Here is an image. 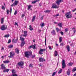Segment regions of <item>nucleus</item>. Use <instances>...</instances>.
Segmentation results:
<instances>
[{
  "label": "nucleus",
  "instance_id": "5fc2aeb1",
  "mask_svg": "<svg viewBox=\"0 0 76 76\" xmlns=\"http://www.w3.org/2000/svg\"><path fill=\"white\" fill-rule=\"evenodd\" d=\"M61 35H63L64 33H63V32L62 31L61 32Z\"/></svg>",
  "mask_w": 76,
  "mask_h": 76
},
{
  "label": "nucleus",
  "instance_id": "423d86ee",
  "mask_svg": "<svg viewBox=\"0 0 76 76\" xmlns=\"http://www.w3.org/2000/svg\"><path fill=\"white\" fill-rule=\"evenodd\" d=\"M66 67V63L64 60H63L62 61V69H64Z\"/></svg>",
  "mask_w": 76,
  "mask_h": 76
},
{
  "label": "nucleus",
  "instance_id": "e2e57ef3",
  "mask_svg": "<svg viewBox=\"0 0 76 76\" xmlns=\"http://www.w3.org/2000/svg\"><path fill=\"white\" fill-rule=\"evenodd\" d=\"M25 16V15H22V18H23V17L24 16Z\"/></svg>",
  "mask_w": 76,
  "mask_h": 76
},
{
  "label": "nucleus",
  "instance_id": "9d476101",
  "mask_svg": "<svg viewBox=\"0 0 76 76\" xmlns=\"http://www.w3.org/2000/svg\"><path fill=\"white\" fill-rule=\"evenodd\" d=\"M63 0H58L56 2V3L58 5H60V3H61V2H63Z\"/></svg>",
  "mask_w": 76,
  "mask_h": 76
},
{
  "label": "nucleus",
  "instance_id": "49530a36",
  "mask_svg": "<svg viewBox=\"0 0 76 76\" xmlns=\"http://www.w3.org/2000/svg\"><path fill=\"white\" fill-rule=\"evenodd\" d=\"M1 8L2 9H3V10H4L5 9V8L4 7V6H2L1 7Z\"/></svg>",
  "mask_w": 76,
  "mask_h": 76
},
{
  "label": "nucleus",
  "instance_id": "bf43d9fd",
  "mask_svg": "<svg viewBox=\"0 0 76 76\" xmlns=\"http://www.w3.org/2000/svg\"><path fill=\"white\" fill-rule=\"evenodd\" d=\"M47 39V38L46 37H45V45H46V40Z\"/></svg>",
  "mask_w": 76,
  "mask_h": 76
},
{
  "label": "nucleus",
  "instance_id": "79ce46f5",
  "mask_svg": "<svg viewBox=\"0 0 76 76\" xmlns=\"http://www.w3.org/2000/svg\"><path fill=\"white\" fill-rule=\"evenodd\" d=\"M37 1H33L32 2V4H34V3H36V2H37Z\"/></svg>",
  "mask_w": 76,
  "mask_h": 76
},
{
  "label": "nucleus",
  "instance_id": "3c124183",
  "mask_svg": "<svg viewBox=\"0 0 76 76\" xmlns=\"http://www.w3.org/2000/svg\"><path fill=\"white\" fill-rule=\"evenodd\" d=\"M49 48L50 49V50H52V48L51 47V46H48Z\"/></svg>",
  "mask_w": 76,
  "mask_h": 76
},
{
  "label": "nucleus",
  "instance_id": "680f3d73",
  "mask_svg": "<svg viewBox=\"0 0 76 76\" xmlns=\"http://www.w3.org/2000/svg\"><path fill=\"white\" fill-rule=\"evenodd\" d=\"M74 34H75V32H76V30H75L73 31Z\"/></svg>",
  "mask_w": 76,
  "mask_h": 76
},
{
  "label": "nucleus",
  "instance_id": "0e129e2a",
  "mask_svg": "<svg viewBox=\"0 0 76 76\" xmlns=\"http://www.w3.org/2000/svg\"><path fill=\"white\" fill-rule=\"evenodd\" d=\"M73 76H76V73H75L74 75Z\"/></svg>",
  "mask_w": 76,
  "mask_h": 76
},
{
  "label": "nucleus",
  "instance_id": "09e8293b",
  "mask_svg": "<svg viewBox=\"0 0 76 76\" xmlns=\"http://www.w3.org/2000/svg\"><path fill=\"white\" fill-rule=\"evenodd\" d=\"M15 25H17V26H18V23H16V22H15Z\"/></svg>",
  "mask_w": 76,
  "mask_h": 76
},
{
  "label": "nucleus",
  "instance_id": "864d4df0",
  "mask_svg": "<svg viewBox=\"0 0 76 76\" xmlns=\"http://www.w3.org/2000/svg\"><path fill=\"white\" fill-rule=\"evenodd\" d=\"M35 57V55H34L32 56V58H34V57Z\"/></svg>",
  "mask_w": 76,
  "mask_h": 76
},
{
  "label": "nucleus",
  "instance_id": "2f4dec72",
  "mask_svg": "<svg viewBox=\"0 0 76 76\" xmlns=\"http://www.w3.org/2000/svg\"><path fill=\"white\" fill-rule=\"evenodd\" d=\"M8 47H9L10 48H13V45H10L8 46Z\"/></svg>",
  "mask_w": 76,
  "mask_h": 76
},
{
  "label": "nucleus",
  "instance_id": "4468645a",
  "mask_svg": "<svg viewBox=\"0 0 76 76\" xmlns=\"http://www.w3.org/2000/svg\"><path fill=\"white\" fill-rule=\"evenodd\" d=\"M58 56V53H57V51H55L54 54V57H57Z\"/></svg>",
  "mask_w": 76,
  "mask_h": 76
},
{
  "label": "nucleus",
  "instance_id": "f8f14e48",
  "mask_svg": "<svg viewBox=\"0 0 76 76\" xmlns=\"http://www.w3.org/2000/svg\"><path fill=\"white\" fill-rule=\"evenodd\" d=\"M1 69H2V70H5L6 69V67L4 66V64H2L1 65Z\"/></svg>",
  "mask_w": 76,
  "mask_h": 76
},
{
  "label": "nucleus",
  "instance_id": "72a5a7b5",
  "mask_svg": "<svg viewBox=\"0 0 76 76\" xmlns=\"http://www.w3.org/2000/svg\"><path fill=\"white\" fill-rule=\"evenodd\" d=\"M32 5H29L28 6V10H29L31 8V7H32Z\"/></svg>",
  "mask_w": 76,
  "mask_h": 76
},
{
  "label": "nucleus",
  "instance_id": "c9c22d12",
  "mask_svg": "<svg viewBox=\"0 0 76 76\" xmlns=\"http://www.w3.org/2000/svg\"><path fill=\"white\" fill-rule=\"evenodd\" d=\"M65 45V44L63 42H62L61 43L60 45L63 46V45Z\"/></svg>",
  "mask_w": 76,
  "mask_h": 76
},
{
  "label": "nucleus",
  "instance_id": "7c9ffc66",
  "mask_svg": "<svg viewBox=\"0 0 76 76\" xmlns=\"http://www.w3.org/2000/svg\"><path fill=\"white\" fill-rule=\"evenodd\" d=\"M35 16H33L32 19V22L34 21V20H35Z\"/></svg>",
  "mask_w": 76,
  "mask_h": 76
},
{
  "label": "nucleus",
  "instance_id": "13d9d810",
  "mask_svg": "<svg viewBox=\"0 0 76 76\" xmlns=\"http://www.w3.org/2000/svg\"><path fill=\"white\" fill-rule=\"evenodd\" d=\"M29 48H32V45L29 47Z\"/></svg>",
  "mask_w": 76,
  "mask_h": 76
},
{
  "label": "nucleus",
  "instance_id": "6e6552de",
  "mask_svg": "<svg viewBox=\"0 0 76 76\" xmlns=\"http://www.w3.org/2000/svg\"><path fill=\"white\" fill-rule=\"evenodd\" d=\"M18 1H15L14 3H13L11 5L12 7V6H16V5H18Z\"/></svg>",
  "mask_w": 76,
  "mask_h": 76
},
{
  "label": "nucleus",
  "instance_id": "412c9836",
  "mask_svg": "<svg viewBox=\"0 0 76 76\" xmlns=\"http://www.w3.org/2000/svg\"><path fill=\"white\" fill-rule=\"evenodd\" d=\"M15 52L17 54H19V49L18 48H16L15 50Z\"/></svg>",
  "mask_w": 76,
  "mask_h": 76
},
{
  "label": "nucleus",
  "instance_id": "f704fd0d",
  "mask_svg": "<svg viewBox=\"0 0 76 76\" xmlns=\"http://www.w3.org/2000/svg\"><path fill=\"white\" fill-rule=\"evenodd\" d=\"M51 10H46L45 11V13H48V12H50Z\"/></svg>",
  "mask_w": 76,
  "mask_h": 76
},
{
  "label": "nucleus",
  "instance_id": "20e7f679",
  "mask_svg": "<svg viewBox=\"0 0 76 76\" xmlns=\"http://www.w3.org/2000/svg\"><path fill=\"white\" fill-rule=\"evenodd\" d=\"M24 64V63L21 61L18 63V65L21 68H23V67H22V66H23Z\"/></svg>",
  "mask_w": 76,
  "mask_h": 76
},
{
  "label": "nucleus",
  "instance_id": "de8ad7c7",
  "mask_svg": "<svg viewBox=\"0 0 76 76\" xmlns=\"http://www.w3.org/2000/svg\"><path fill=\"white\" fill-rule=\"evenodd\" d=\"M56 72H54L52 75V76H54V75H56Z\"/></svg>",
  "mask_w": 76,
  "mask_h": 76
},
{
  "label": "nucleus",
  "instance_id": "4d7b16f0",
  "mask_svg": "<svg viewBox=\"0 0 76 76\" xmlns=\"http://www.w3.org/2000/svg\"><path fill=\"white\" fill-rule=\"evenodd\" d=\"M1 50H4V48L2 47Z\"/></svg>",
  "mask_w": 76,
  "mask_h": 76
},
{
  "label": "nucleus",
  "instance_id": "7ed1b4c3",
  "mask_svg": "<svg viewBox=\"0 0 76 76\" xmlns=\"http://www.w3.org/2000/svg\"><path fill=\"white\" fill-rule=\"evenodd\" d=\"M1 29L2 31H4L7 29V26L5 25H2L1 28Z\"/></svg>",
  "mask_w": 76,
  "mask_h": 76
},
{
  "label": "nucleus",
  "instance_id": "ea45409f",
  "mask_svg": "<svg viewBox=\"0 0 76 76\" xmlns=\"http://www.w3.org/2000/svg\"><path fill=\"white\" fill-rule=\"evenodd\" d=\"M61 72H62V69H60L58 72V73H61Z\"/></svg>",
  "mask_w": 76,
  "mask_h": 76
},
{
  "label": "nucleus",
  "instance_id": "4be33fe9",
  "mask_svg": "<svg viewBox=\"0 0 76 76\" xmlns=\"http://www.w3.org/2000/svg\"><path fill=\"white\" fill-rule=\"evenodd\" d=\"M22 36H21V37H20V39L21 41L22 42L23 41H24V40L25 39L23 38H22Z\"/></svg>",
  "mask_w": 76,
  "mask_h": 76
},
{
  "label": "nucleus",
  "instance_id": "cd10ccee",
  "mask_svg": "<svg viewBox=\"0 0 76 76\" xmlns=\"http://www.w3.org/2000/svg\"><path fill=\"white\" fill-rule=\"evenodd\" d=\"M56 30L57 32H58L61 31V29H59L58 28H56Z\"/></svg>",
  "mask_w": 76,
  "mask_h": 76
},
{
  "label": "nucleus",
  "instance_id": "393cba45",
  "mask_svg": "<svg viewBox=\"0 0 76 76\" xmlns=\"http://www.w3.org/2000/svg\"><path fill=\"white\" fill-rule=\"evenodd\" d=\"M29 29L30 31H32L33 30V28H32V26L31 25L29 26Z\"/></svg>",
  "mask_w": 76,
  "mask_h": 76
},
{
  "label": "nucleus",
  "instance_id": "f03ea898",
  "mask_svg": "<svg viewBox=\"0 0 76 76\" xmlns=\"http://www.w3.org/2000/svg\"><path fill=\"white\" fill-rule=\"evenodd\" d=\"M32 56V52H26L25 53V57H27V58H29V56Z\"/></svg>",
  "mask_w": 76,
  "mask_h": 76
},
{
  "label": "nucleus",
  "instance_id": "603ef678",
  "mask_svg": "<svg viewBox=\"0 0 76 76\" xmlns=\"http://www.w3.org/2000/svg\"><path fill=\"white\" fill-rule=\"evenodd\" d=\"M12 76H18V75H17V74H15V75H14V74H12Z\"/></svg>",
  "mask_w": 76,
  "mask_h": 76
},
{
  "label": "nucleus",
  "instance_id": "69168bd1",
  "mask_svg": "<svg viewBox=\"0 0 76 76\" xmlns=\"http://www.w3.org/2000/svg\"><path fill=\"white\" fill-rule=\"evenodd\" d=\"M54 23H55V24H56V23H57L54 22Z\"/></svg>",
  "mask_w": 76,
  "mask_h": 76
},
{
  "label": "nucleus",
  "instance_id": "338daca9",
  "mask_svg": "<svg viewBox=\"0 0 76 76\" xmlns=\"http://www.w3.org/2000/svg\"><path fill=\"white\" fill-rule=\"evenodd\" d=\"M6 70H4L3 71V72H6Z\"/></svg>",
  "mask_w": 76,
  "mask_h": 76
},
{
  "label": "nucleus",
  "instance_id": "b1692460",
  "mask_svg": "<svg viewBox=\"0 0 76 76\" xmlns=\"http://www.w3.org/2000/svg\"><path fill=\"white\" fill-rule=\"evenodd\" d=\"M59 42L61 43L62 41V39H63V37H59Z\"/></svg>",
  "mask_w": 76,
  "mask_h": 76
},
{
  "label": "nucleus",
  "instance_id": "c756f323",
  "mask_svg": "<svg viewBox=\"0 0 76 76\" xmlns=\"http://www.w3.org/2000/svg\"><path fill=\"white\" fill-rule=\"evenodd\" d=\"M4 37H6V38H7L8 37H10V35L9 34H6L5 35Z\"/></svg>",
  "mask_w": 76,
  "mask_h": 76
},
{
  "label": "nucleus",
  "instance_id": "9b49d317",
  "mask_svg": "<svg viewBox=\"0 0 76 76\" xmlns=\"http://www.w3.org/2000/svg\"><path fill=\"white\" fill-rule=\"evenodd\" d=\"M39 60L40 62H43V61H45V59L42 58H39Z\"/></svg>",
  "mask_w": 76,
  "mask_h": 76
},
{
  "label": "nucleus",
  "instance_id": "a878e982",
  "mask_svg": "<svg viewBox=\"0 0 76 76\" xmlns=\"http://www.w3.org/2000/svg\"><path fill=\"white\" fill-rule=\"evenodd\" d=\"M45 25V24H44V23H42L40 24V26L42 27H43V26H44Z\"/></svg>",
  "mask_w": 76,
  "mask_h": 76
},
{
  "label": "nucleus",
  "instance_id": "0eeeda50",
  "mask_svg": "<svg viewBox=\"0 0 76 76\" xmlns=\"http://www.w3.org/2000/svg\"><path fill=\"white\" fill-rule=\"evenodd\" d=\"M52 8H53V9H58V7H59V6H57V5L55 4H53L52 6Z\"/></svg>",
  "mask_w": 76,
  "mask_h": 76
},
{
  "label": "nucleus",
  "instance_id": "f257e3e1",
  "mask_svg": "<svg viewBox=\"0 0 76 76\" xmlns=\"http://www.w3.org/2000/svg\"><path fill=\"white\" fill-rule=\"evenodd\" d=\"M71 12L69 11L68 12H67L66 14L65 15H66V17L67 18V19H69V18H71L72 17V14H71Z\"/></svg>",
  "mask_w": 76,
  "mask_h": 76
},
{
  "label": "nucleus",
  "instance_id": "4c0bfd02",
  "mask_svg": "<svg viewBox=\"0 0 76 76\" xmlns=\"http://www.w3.org/2000/svg\"><path fill=\"white\" fill-rule=\"evenodd\" d=\"M10 12V11L9 10H7V15H9Z\"/></svg>",
  "mask_w": 76,
  "mask_h": 76
},
{
  "label": "nucleus",
  "instance_id": "aec40b11",
  "mask_svg": "<svg viewBox=\"0 0 76 76\" xmlns=\"http://www.w3.org/2000/svg\"><path fill=\"white\" fill-rule=\"evenodd\" d=\"M73 63L70 62L68 64V66H72L73 65Z\"/></svg>",
  "mask_w": 76,
  "mask_h": 76
},
{
  "label": "nucleus",
  "instance_id": "bb28decb",
  "mask_svg": "<svg viewBox=\"0 0 76 76\" xmlns=\"http://www.w3.org/2000/svg\"><path fill=\"white\" fill-rule=\"evenodd\" d=\"M1 23H3V22H4V18H2L1 19Z\"/></svg>",
  "mask_w": 76,
  "mask_h": 76
},
{
  "label": "nucleus",
  "instance_id": "6e6d98bb",
  "mask_svg": "<svg viewBox=\"0 0 76 76\" xmlns=\"http://www.w3.org/2000/svg\"><path fill=\"white\" fill-rule=\"evenodd\" d=\"M6 72H8L9 71V69H6Z\"/></svg>",
  "mask_w": 76,
  "mask_h": 76
},
{
  "label": "nucleus",
  "instance_id": "a19ab883",
  "mask_svg": "<svg viewBox=\"0 0 76 76\" xmlns=\"http://www.w3.org/2000/svg\"><path fill=\"white\" fill-rule=\"evenodd\" d=\"M44 16H42L40 18V20H43V18H44Z\"/></svg>",
  "mask_w": 76,
  "mask_h": 76
},
{
  "label": "nucleus",
  "instance_id": "8fccbe9b",
  "mask_svg": "<svg viewBox=\"0 0 76 76\" xmlns=\"http://www.w3.org/2000/svg\"><path fill=\"white\" fill-rule=\"evenodd\" d=\"M59 16V14H56V15H54V16L55 17H57V16Z\"/></svg>",
  "mask_w": 76,
  "mask_h": 76
},
{
  "label": "nucleus",
  "instance_id": "c03bdc74",
  "mask_svg": "<svg viewBox=\"0 0 76 76\" xmlns=\"http://www.w3.org/2000/svg\"><path fill=\"white\" fill-rule=\"evenodd\" d=\"M29 67H33V66H32V64H30L29 65Z\"/></svg>",
  "mask_w": 76,
  "mask_h": 76
},
{
  "label": "nucleus",
  "instance_id": "dca6fc26",
  "mask_svg": "<svg viewBox=\"0 0 76 76\" xmlns=\"http://www.w3.org/2000/svg\"><path fill=\"white\" fill-rule=\"evenodd\" d=\"M66 73L67 75H70V69H69Z\"/></svg>",
  "mask_w": 76,
  "mask_h": 76
},
{
  "label": "nucleus",
  "instance_id": "052dcab7",
  "mask_svg": "<svg viewBox=\"0 0 76 76\" xmlns=\"http://www.w3.org/2000/svg\"><path fill=\"white\" fill-rule=\"evenodd\" d=\"M68 31V29L66 28L65 29V32H67V31Z\"/></svg>",
  "mask_w": 76,
  "mask_h": 76
},
{
  "label": "nucleus",
  "instance_id": "e433bc0d",
  "mask_svg": "<svg viewBox=\"0 0 76 76\" xmlns=\"http://www.w3.org/2000/svg\"><path fill=\"white\" fill-rule=\"evenodd\" d=\"M51 33H52L53 34H56V32H55V31L53 30L52 32H51Z\"/></svg>",
  "mask_w": 76,
  "mask_h": 76
},
{
  "label": "nucleus",
  "instance_id": "c85d7f7f",
  "mask_svg": "<svg viewBox=\"0 0 76 76\" xmlns=\"http://www.w3.org/2000/svg\"><path fill=\"white\" fill-rule=\"evenodd\" d=\"M12 73L13 74H15L16 73V71L15 69H13L12 70Z\"/></svg>",
  "mask_w": 76,
  "mask_h": 76
},
{
  "label": "nucleus",
  "instance_id": "ddd939ff",
  "mask_svg": "<svg viewBox=\"0 0 76 76\" xmlns=\"http://www.w3.org/2000/svg\"><path fill=\"white\" fill-rule=\"evenodd\" d=\"M24 34L23 35V37H26L27 35H28V33L27 32V31H24Z\"/></svg>",
  "mask_w": 76,
  "mask_h": 76
},
{
  "label": "nucleus",
  "instance_id": "774afa93",
  "mask_svg": "<svg viewBox=\"0 0 76 76\" xmlns=\"http://www.w3.org/2000/svg\"><path fill=\"white\" fill-rule=\"evenodd\" d=\"M10 12H12V8H11L10 9Z\"/></svg>",
  "mask_w": 76,
  "mask_h": 76
},
{
  "label": "nucleus",
  "instance_id": "f3484780",
  "mask_svg": "<svg viewBox=\"0 0 76 76\" xmlns=\"http://www.w3.org/2000/svg\"><path fill=\"white\" fill-rule=\"evenodd\" d=\"M66 48L67 49V50L68 52H69L70 51V46L69 45L66 46Z\"/></svg>",
  "mask_w": 76,
  "mask_h": 76
},
{
  "label": "nucleus",
  "instance_id": "a211bd4d",
  "mask_svg": "<svg viewBox=\"0 0 76 76\" xmlns=\"http://www.w3.org/2000/svg\"><path fill=\"white\" fill-rule=\"evenodd\" d=\"M4 63H5V64H6L7 63H8L10 62V61L8 60H6L5 61H3Z\"/></svg>",
  "mask_w": 76,
  "mask_h": 76
},
{
  "label": "nucleus",
  "instance_id": "5701e85b",
  "mask_svg": "<svg viewBox=\"0 0 76 76\" xmlns=\"http://www.w3.org/2000/svg\"><path fill=\"white\" fill-rule=\"evenodd\" d=\"M58 26H59L61 28L62 27V26H63V24H62V23H58Z\"/></svg>",
  "mask_w": 76,
  "mask_h": 76
},
{
  "label": "nucleus",
  "instance_id": "2eb2a0df",
  "mask_svg": "<svg viewBox=\"0 0 76 76\" xmlns=\"http://www.w3.org/2000/svg\"><path fill=\"white\" fill-rule=\"evenodd\" d=\"M25 44V41H23V42H21V44L20 45V46L21 47H22Z\"/></svg>",
  "mask_w": 76,
  "mask_h": 76
},
{
  "label": "nucleus",
  "instance_id": "39448f33",
  "mask_svg": "<svg viewBox=\"0 0 76 76\" xmlns=\"http://www.w3.org/2000/svg\"><path fill=\"white\" fill-rule=\"evenodd\" d=\"M46 50V49H40L39 51V54L42 55L43 53H42L43 51H45Z\"/></svg>",
  "mask_w": 76,
  "mask_h": 76
},
{
  "label": "nucleus",
  "instance_id": "1a4fd4ad",
  "mask_svg": "<svg viewBox=\"0 0 76 76\" xmlns=\"http://www.w3.org/2000/svg\"><path fill=\"white\" fill-rule=\"evenodd\" d=\"M10 56H9V57L10 58H12L14 55H15V53H13L12 52H11L10 53Z\"/></svg>",
  "mask_w": 76,
  "mask_h": 76
},
{
  "label": "nucleus",
  "instance_id": "a18cd8bd",
  "mask_svg": "<svg viewBox=\"0 0 76 76\" xmlns=\"http://www.w3.org/2000/svg\"><path fill=\"white\" fill-rule=\"evenodd\" d=\"M11 42V40L10 39H9L8 42V44H9V43H10Z\"/></svg>",
  "mask_w": 76,
  "mask_h": 76
},
{
  "label": "nucleus",
  "instance_id": "37998d69",
  "mask_svg": "<svg viewBox=\"0 0 76 76\" xmlns=\"http://www.w3.org/2000/svg\"><path fill=\"white\" fill-rule=\"evenodd\" d=\"M17 13H18V12H17V11H15V12L14 14V15H16V14H17Z\"/></svg>",
  "mask_w": 76,
  "mask_h": 76
},
{
  "label": "nucleus",
  "instance_id": "6ab92c4d",
  "mask_svg": "<svg viewBox=\"0 0 76 76\" xmlns=\"http://www.w3.org/2000/svg\"><path fill=\"white\" fill-rule=\"evenodd\" d=\"M18 38H17L16 39H13L12 42L14 43H15L16 42H17V41H18Z\"/></svg>",
  "mask_w": 76,
  "mask_h": 76
},
{
  "label": "nucleus",
  "instance_id": "473e14b6",
  "mask_svg": "<svg viewBox=\"0 0 76 76\" xmlns=\"http://www.w3.org/2000/svg\"><path fill=\"white\" fill-rule=\"evenodd\" d=\"M36 46V45H35V44H34V45H32V48H33V49H35V48Z\"/></svg>",
  "mask_w": 76,
  "mask_h": 76
},
{
  "label": "nucleus",
  "instance_id": "58836bf2",
  "mask_svg": "<svg viewBox=\"0 0 76 76\" xmlns=\"http://www.w3.org/2000/svg\"><path fill=\"white\" fill-rule=\"evenodd\" d=\"M76 70V67L74 68L73 69H72V71L73 72H75Z\"/></svg>",
  "mask_w": 76,
  "mask_h": 76
}]
</instances>
